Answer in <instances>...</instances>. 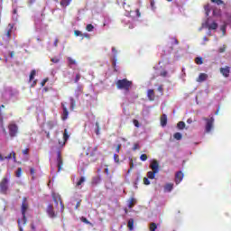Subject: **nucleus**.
Wrapping results in <instances>:
<instances>
[{"instance_id": "nucleus-1", "label": "nucleus", "mask_w": 231, "mask_h": 231, "mask_svg": "<svg viewBox=\"0 0 231 231\" xmlns=\"http://www.w3.org/2000/svg\"><path fill=\"white\" fill-rule=\"evenodd\" d=\"M117 89H125V91H129V88L133 86V81L127 79H119L116 83Z\"/></svg>"}, {"instance_id": "nucleus-2", "label": "nucleus", "mask_w": 231, "mask_h": 231, "mask_svg": "<svg viewBox=\"0 0 231 231\" xmlns=\"http://www.w3.org/2000/svg\"><path fill=\"white\" fill-rule=\"evenodd\" d=\"M28 208H30V204L28 203V199L24 197L22 200L21 212L23 216V225H26V212H28Z\"/></svg>"}, {"instance_id": "nucleus-3", "label": "nucleus", "mask_w": 231, "mask_h": 231, "mask_svg": "<svg viewBox=\"0 0 231 231\" xmlns=\"http://www.w3.org/2000/svg\"><path fill=\"white\" fill-rule=\"evenodd\" d=\"M8 129L11 138H15V136H17V133H19V126H17L14 123H10L8 125Z\"/></svg>"}, {"instance_id": "nucleus-4", "label": "nucleus", "mask_w": 231, "mask_h": 231, "mask_svg": "<svg viewBox=\"0 0 231 231\" xmlns=\"http://www.w3.org/2000/svg\"><path fill=\"white\" fill-rule=\"evenodd\" d=\"M0 193L1 194H8V178L5 177L0 181Z\"/></svg>"}, {"instance_id": "nucleus-5", "label": "nucleus", "mask_w": 231, "mask_h": 231, "mask_svg": "<svg viewBox=\"0 0 231 231\" xmlns=\"http://www.w3.org/2000/svg\"><path fill=\"white\" fill-rule=\"evenodd\" d=\"M204 122H206V133H210L212 131V128L214 127V117L203 118Z\"/></svg>"}, {"instance_id": "nucleus-6", "label": "nucleus", "mask_w": 231, "mask_h": 231, "mask_svg": "<svg viewBox=\"0 0 231 231\" xmlns=\"http://www.w3.org/2000/svg\"><path fill=\"white\" fill-rule=\"evenodd\" d=\"M46 213L48 214L49 217H51V219H55V217H57V213L55 212V208L51 204L47 206Z\"/></svg>"}, {"instance_id": "nucleus-7", "label": "nucleus", "mask_w": 231, "mask_h": 231, "mask_svg": "<svg viewBox=\"0 0 231 231\" xmlns=\"http://www.w3.org/2000/svg\"><path fill=\"white\" fill-rule=\"evenodd\" d=\"M64 165V161L62 160V154L60 153V150L57 152V167L58 172L62 171V166Z\"/></svg>"}, {"instance_id": "nucleus-8", "label": "nucleus", "mask_w": 231, "mask_h": 231, "mask_svg": "<svg viewBox=\"0 0 231 231\" xmlns=\"http://www.w3.org/2000/svg\"><path fill=\"white\" fill-rule=\"evenodd\" d=\"M69 140V133L68 132V129H64L63 133V141L59 140L58 143L60 148L64 147L66 145V143Z\"/></svg>"}, {"instance_id": "nucleus-9", "label": "nucleus", "mask_w": 231, "mask_h": 231, "mask_svg": "<svg viewBox=\"0 0 231 231\" xmlns=\"http://www.w3.org/2000/svg\"><path fill=\"white\" fill-rule=\"evenodd\" d=\"M68 103H61V107L63 109V113L61 115V120H68V116H69V112L68 111Z\"/></svg>"}, {"instance_id": "nucleus-10", "label": "nucleus", "mask_w": 231, "mask_h": 231, "mask_svg": "<svg viewBox=\"0 0 231 231\" xmlns=\"http://www.w3.org/2000/svg\"><path fill=\"white\" fill-rule=\"evenodd\" d=\"M97 151H98V145L94 147L88 146L86 151V156H95Z\"/></svg>"}, {"instance_id": "nucleus-11", "label": "nucleus", "mask_w": 231, "mask_h": 231, "mask_svg": "<svg viewBox=\"0 0 231 231\" xmlns=\"http://www.w3.org/2000/svg\"><path fill=\"white\" fill-rule=\"evenodd\" d=\"M150 169H152V171L154 172H160V162H158L156 160H152L150 164Z\"/></svg>"}, {"instance_id": "nucleus-12", "label": "nucleus", "mask_w": 231, "mask_h": 231, "mask_svg": "<svg viewBox=\"0 0 231 231\" xmlns=\"http://www.w3.org/2000/svg\"><path fill=\"white\" fill-rule=\"evenodd\" d=\"M14 26H15V24L9 23L8 24V29L5 32V37L8 41V42H10V41L12 40V30H14Z\"/></svg>"}, {"instance_id": "nucleus-13", "label": "nucleus", "mask_w": 231, "mask_h": 231, "mask_svg": "<svg viewBox=\"0 0 231 231\" xmlns=\"http://www.w3.org/2000/svg\"><path fill=\"white\" fill-rule=\"evenodd\" d=\"M13 160L14 162H17V157L15 156V152H12L8 156L4 157L1 153H0V162H5V160Z\"/></svg>"}, {"instance_id": "nucleus-14", "label": "nucleus", "mask_w": 231, "mask_h": 231, "mask_svg": "<svg viewBox=\"0 0 231 231\" xmlns=\"http://www.w3.org/2000/svg\"><path fill=\"white\" fill-rule=\"evenodd\" d=\"M220 73L225 77L226 79H228L230 77V67L226 66L224 68H220Z\"/></svg>"}, {"instance_id": "nucleus-15", "label": "nucleus", "mask_w": 231, "mask_h": 231, "mask_svg": "<svg viewBox=\"0 0 231 231\" xmlns=\"http://www.w3.org/2000/svg\"><path fill=\"white\" fill-rule=\"evenodd\" d=\"M183 171H177L175 174V183L176 185H180V183H181V181L183 180Z\"/></svg>"}, {"instance_id": "nucleus-16", "label": "nucleus", "mask_w": 231, "mask_h": 231, "mask_svg": "<svg viewBox=\"0 0 231 231\" xmlns=\"http://www.w3.org/2000/svg\"><path fill=\"white\" fill-rule=\"evenodd\" d=\"M147 97L150 100V102L154 101V98H155L154 89H148V91H147Z\"/></svg>"}, {"instance_id": "nucleus-17", "label": "nucleus", "mask_w": 231, "mask_h": 231, "mask_svg": "<svg viewBox=\"0 0 231 231\" xmlns=\"http://www.w3.org/2000/svg\"><path fill=\"white\" fill-rule=\"evenodd\" d=\"M208 79V75L205 73H200L197 79V82H205Z\"/></svg>"}, {"instance_id": "nucleus-18", "label": "nucleus", "mask_w": 231, "mask_h": 231, "mask_svg": "<svg viewBox=\"0 0 231 231\" xmlns=\"http://www.w3.org/2000/svg\"><path fill=\"white\" fill-rule=\"evenodd\" d=\"M174 189V184L173 183H167L164 186V192H171Z\"/></svg>"}, {"instance_id": "nucleus-19", "label": "nucleus", "mask_w": 231, "mask_h": 231, "mask_svg": "<svg viewBox=\"0 0 231 231\" xmlns=\"http://www.w3.org/2000/svg\"><path fill=\"white\" fill-rule=\"evenodd\" d=\"M127 227L129 228L130 231H134V219L130 218L128 220Z\"/></svg>"}, {"instance_id": "nucleus-20", "label": "nucleus", "mask_w": 231, "mask_h": 231, "mask_svg": "<svg viewBox=\"0 0 231 231\" xmlns=\"http://www.w3.org/2000/svg\"><path fill=\"white\" fill-rule=\"evenodd\" d=\"M161 125L162 127H165V125H167V115L163 114L162 116H161Z\"/></svg>"}, {"instance_id": "nucleus-21", "label": "nucleus", "mask_w": 231, "mask_h": 231, "mask_svg": "<svg viewBox=\"0 0 231 231\" xmlns=\"http://www.w3.org/2000/svg\"><path fill=\"white\" fill-rule=\"evenodd\" d=\"M137 201L136 199L131 198L128 201V208H133L134 205H136Z\"/></svg>"}, {"instance_id": "nucleus-22", "label": "nucleus", "mask_w": 231, "mask_h": 231, "mask_svg": "<svg viewBox=\"0 0 231 231\" xmlns=\"http://www.w3.org/2000/svg\"><path fill=\"white\" fill-rule=\"evenodd\" d=\"M69 104H70L69 110L73 111L75 109V106H77V102L75 101V98L69 97Z\"/></svg>"}, {"instance_id": "nucleus-23", "label": "nucleus", "mask_w": 231, "mask_h": 231, "mask_svg": "<svg viewBox=\"0 0 231 231\" xmlns=\"http://www.w3.org/2000/svg\"><path fill=\"white\" fill-rule=\"evenodd\" d=\"M208 30H217V23L213 22L211 24L206 23Z\"/></svg>"}, {"instance_id": "nucleus-24", "label": "nucleus", "mask_w": 231, "mask_h": 231, "mask_svg": "<svg viewBox=\"0 0 231 231\" xmlns=\"http://www.w3.org/2000/svg\"><path fill=\"white\" fill-rule=\"evenodd\" d=\"M156 174H158L157 171H148L147 172V177L149 178V180H154V178H156Z\"/></svg>"}, {"instance_id": "nucleus-25", "label": "nucleus", "mask_w": 231, "mask_h": 231, "mask_svg": "<svg viewBox=\"0 0 231 231\" xmlns=\"http://www.w3.org/2000/svg\"><path fill=\"white\" fill-rule=\"evenodd\" d=\"M69 3H71V0H61L60 2V6L63 8H66V6H69Z\"/></svg>"}, {"instance_id": "nucleus-26", "label": "nucleus", "mask_w": 231, "mask_h": 231, "mask_svg": "<svg viewBox=\"0 0 231 231\" xmlns=\"http://www.w3.org/2000/svg\"><path fill=\"white\" fill-rule=\"evenodd\" d=\"M55 125H57V124H55V122L53 121L47 122V129H49L50 131H51V129H53Z\"/></svg>"}, {"instance_id": "nucleus-27", "label": "nucleus", "mask_w": 231, "mask_h": 231, "mask_svg": "<svg viewBox=\"0 0 231 231\" xmlns=\"http://www.w3.org/2000/svg\"><path fill=\"white\" fill-rule=\"evenodd\" d=\"M52 199H53V201H60V202L62 201L60 195H59L57 193L52 194Z\"/></svg>"}, {"instance_id": "nucleus-28", "label": "nucleus", "mask_w": 231, "mask_h": 231, "mask_svg": "<svg viewBox=\"0 0 231 231\" xmlns=\"http://www.w3.org/2000/svg\"><path fill=\"white\" fill-rule=\"evenodd\" d=\"M0 129H2V132L6 134V128H5V123L3 121V118H0Z\"/></svg>"}, {"instance_id": "nucleus-29", "label": "nucleus", "mask_w": 231, "mask_h": 231, "mask_svg": "<svg viewBox=\"0 0 231 231\" xmlns=\"http://www.w3.org/2000/svg\"><path fill=\"white\" fill-rule=\"evenodd\" d=\"M173 138H175V140H181V138H183V135H181V133L177 132L173 134Z\"/></svg>"}, {"instance_id": "nucleus-30", "label": "nucleus", "mask_w": 231, "mask_h": 231, "mask_svg": "<svg viewBox=\"0 0 231 231\" xmlns=\"http://www.w3.org/2000/svg\"><path fill=\"white\" fill-rule=\"evenodd\" d=\"M68 61H69V66H75L77 65V61L75 60H73L71 57L67 58Z\"/></svg>"}, {"instance_id": "nucleus-31", "label": "nucleus", "mask_w": 231, "mask_h": 231, "mask_svg": "<svg viewBox=\"0 0 231 231\" xmlns=\"http://www.w3.org/2000/svg\"><path fill=\"white\" fill-rule=\"evenodd\" d=\"M37 74V71L35 69H32L30 74L29 81L32 82V79L35 78V75Z\"/></svg>"}, {"instance_id": "nucleus-32", "label": "nucleus", "mask_w": 231, "mask_h": 231, "mask_svg": "<svg viewBox=\"0 0 231 231\" xmlns=\"http://www.w3.org/2000/svg\"><path fill=\"white\" fill-rule=\"evenodd\" d=\"M177 127L178 129L183 130V128L185 127V122L180 121L177 124Z\"/></svg>"}, {"instance_id": "nucleus-33", "label": "nucleus", "mask_w": 231, "mask_h": 231, "mask_svg": "<svg viewBox=\"0 0 231 231\" xmlns=\"http://www.w3.org/2000/svg\"><path fill=\"white\" fill-rule=\"evenodd\" d=\"M86 30H87V32H93V30H95V26H93V24H91V23H88L86 26Z\"/></svg>"}, {"instance_id": "nucleus-34", "label": "nucleus", "mask_w": 231, "mask_h": 231, "mask_svg": "<svg viewBox=\"0 0 231 231\" xmlns=\"http://www.w3.org/2000/svg\"><path fill=\"white\" fill-rule=\"evenodd\" d=\"M81 221L82 223H85L86 225H90V226H93V224L91 222H89V220H88V218L82 217H81Z\"/></svg>"}, {"instance_id": "nucleus-35", "label": "nucleus", "mask_w": 231, "mask_h": 231, "mask_svg": "<svg viewBox=\"0 0 231 231\" xmlns=\"http://www.w3.org/2000/svg\"><path fill=\"white\" fill-rule=\"evenodd\" d=\"M84 181H86V177H81L79 179V180L77 182V187H80V185H82V183H84Z\"/></svg>"}, {"instance_id": "nucleus-36", "label": "nucleus", "mask_w": 231, "mask_h": 231, "mask_svg": "<svg viewBox=\"0 0 231 231\" xmlns=\"http://www.w3.org/2000/svg\"><path fill=\"white\" fill-rule=\"evenodd\" d=\"M211 3H215V5H217L218 6L221 5H225V2L223 0H211Z\"/></svg>"}, {"instance_id": "nucleus-37", "label": "nucleus", "mask_w": 231, "mask_h": 231, "mask_svg": "<svg viewBox=\"0 0 231 231\" xmlns=\"http://www.w3.org/2000/svg\"><path fill=\"white\" fill-rule=\"evenodd\" d=\"M156 228H158L156 223L150 224V231H156Z\"/></svg>"}, {"instance_id": "nucleus-38", "label": "nucleus", "mask_w": 231, "mask_h": 231, "mask_svg": "<svg viewBox=\"0 0 231 231\" xmlns=\"http://www.w3.org/2000/svg\"><path fill=\"white\" fill-rule=\"evenodd\" d=\"M195 62H196V64H199V65L203 64V58H201V57H197V58L195 59Z\"/></svg>"}, {"instance_id": "nucleus-39", "label": "nucleus", "mask_w": 231, "mask_h": 231, "mask_svg": "<svg viewBox=\"0 0 231 231\" xmlns=\"http://www.w3.org/2000/svg\"><path fill=\"white\" fill-rule=\"evenodd\" d=\"M23 174V168H18L16 171V178H21Z\"/></svg>"}, {"instance_id": "nucleus-40", "label": "nucleus", "mask_w": 231, "mask_h": 231, "mask_svg": "<svg viewBox=\"0 0 231 231\" xmlns=\"http://www.w3.org/2000/svg\"><path fill=\"white\" fill-rule=\"evenodd\" d=\"M96 131H95V133H96V134H100V125L98 124V122H96Z\"/></svg>"}, {"instance_id": "nucleus-41", "label": "nucleus", "mask_w": 231, "mask_h": 231, "mask_svg": "<svg viewBox=\"0 0 231 231\" xmlns=\"http://www.w3.org/2000/svg\"><path fill=\"white\" fill-rule=\"evenodd\" d=\"M114 161L116 163H120V156L116 153L114 154Z\"/></svg>"}, {"instance_id": "nucleus-42", "label": "nucleus", "mask_w": 231, "mask_h": 231, "mask_svg": "<svg viewBox=\"0 0 231 231\" xmlns=\"http://www.w3.org/2000/svg\"><path fill=\"white\" fill-rule=\"evenodd\" d=\"M134 169V162H133V159L130 160V168L128 170V172H131Z\"/></svg>"}, {"instance_id": "nucleus-43", "label": "nucleus", "mask_w": 231, "mask_h": 231, "mask_svg": "<svg viewBox=\"0 0 231 231\" xmlns=\"http://www.w3.org/2000/svg\"><path fill=\"white\" fill-rule=\"evenodd\" d=\"M140 160L141 162H147V154L145 153L141 154Z\"/></svg>"}, {"instance_id": "nucleus-44", "label": "nucleus", "mask_w": 231, "mask_h": 231, "mask_svg": "<svg viewBox=\"0 0 231 231\" xmlns=\"http://www.w3.org/2000/svg\"><path fill=\"white\" fill-rule=\"evenodd\" d=\"M31 176H32V180H35V168L30 169Z\"/></svg>"}, {"instance_id": "nucleus-45", "label": "nucleus", "mask_w": 231, "mask_h": 231, "mask_svg": "<svg viewBox=\"0 0 231 231\" xmlns=\"http://www.w3.org/2000/svg\"><path fill=\"white\" fill-rule=\"evenodd\" d=\"M140 149V144L138 143H135L133 146V151H138Z\"/></svg>"}, {"instance_id": "nucleus-46", "label": "nucleus", "mask_w": 231, "mask_h": 231, "mask_svg": "<svg viewBox=\"0 0 231 231\" xmlns=\"http://www.w3.org/2000/svg\"><path fill=\"white\" fill-rule=\"evenodd\" d=\"M226 51V47L225 45H223V47H220L218 49L219 53H225Z\"/></svg>"}, {"instance_id": "nucleus-47", "label": "nucleus", "mask_w": 231, "mask_h": 231, "mask_svg": "<svg viewBox=\"0 0 231 231\" xmlns=\"http://www.w3.org/2000/svg\"><path fill=\"white\" fill-rule=\"evenodd\" d=\"M157 91H159V93H161V95H163V85H161L158 87Z\"/></svg>"}, {"instance_id": "nucleus-48", "label": "nucleus", "mask_w": 231, "mask_h": 231, "mask_svg": "<svg viewBox=\"0 0 231 231\" xmlns=\"http://www.w3.org/2000/svg\"><path fill=\"white\" fill-rule=\"evenodd\" d=\"M79 80H80V73H78L76 75V78L74 79L75 84H78Z\"/></svg>"}, {"instance_id": "nucleus-49", "label": "nucleus", "mask_w": 231, "mask_h": 231, "mask_svg": "<svg viewBox=\"0 0 231 231\" xmlns=\"http://www.w3.org/2000/svg\"><path fill=\"white\" fill-rule=\"evenodd\" d=\"M17 223H18V226H19V231H24V230L23 229V224L21 223V219H18V220H17Z\"/></svg>"}, {"instance_id": "nucleus-50", "label": "nucleus", "mask_w": 231, "mask_h": 231, "mask_svg": "<svg viewBox=\"0 0 231 231\" xmlns=\"http://www.w3.org/2000/svg\"><path fill=\"white\" fill-rule=\"evenodd\" d=\"M74 35L76 37H80V35H82V32L79 31V30H76L74 31Z\"/></svg>"}, {"instance_id": "nucleus-51", "label": "nucleus", "mask_w": 231, "mask_h": 231, "mask_svg": "<svg viewBox=\"0 0 231 231\" xmlns=\"http://www.w3.org/2000/svg\"><path fill=\"white\" fill-rule=\"evenodd\" d=\"M51 60L54 63V64H58V62H60V60L59 58H51Z\"/></svg>"}, {"instance_id": "nucleus-52", "label": "nucleus", "mask_w": 231, "mask_h": 231, "mask_svg": "<svg viewBox=\"0 0 231 231\" xmlns=\"http://www.w3.org/2000/svg\"><path fill=\"white\" fill-rule=\"evenodd\" d=\"M143 183H144V185H151V181L149 180V179L147 177L143 178Z\"/></svg>"}, {"instance_id": "nucleus-53", "label": "nucleus", "mask_w": 231, "mask_h": 231, "mask_svg": "<svg viewBox=\"0 0 231 231\" xmlns=\"http://www.w3.org/2000/svg\"><path fill=\"white\" fill-rule=\"evenodd\" d=\"M150 5H151V7H152V10H156L154 0H152Z\"/></svg>"}, {"instance_id": "nucleus-54", "label": "nucleus", "mask_w": 231, "mask_h": 231, "mask_svg": "<svg viewBox=\"0 0 231 231\" xmlns=\"http://www.w3.org/2000/svg\"><path fill=\"white\" fill-rule=\"evenodd\" d=\"M134 125L135 126V127H140V122H138V120H136V119H134Z\"/></svg>"}, {"instance_id": "nucleus-55", "label": "nucleus", "mask_w": 231, "mask_h": 231, "mask_svg": "<svg viewBox=\"0 0 231 231\" xmlns=\"http://www.w3.org/2000/svg\"><path fill=\"white\" fill-rule=\"evenodd\" d=\"M112 66L115 69V71H116V59H114Z\"/></svg>"}, {"instance_id": "nucleus-56", "label": "nucleus", "mask_w": 231, "mask_h": 231, "mask_svg": "<svg viewBox=\"0 0 231 231\" xmlns=\"http://www.w3.org/2000/svg\"><path fill=\"white\" fill-rule=\"evenodd\" d=\"M120 149H122V144H117L116 148V152H120Z\"/></svg>"}, {"instance_id": "nucleus-57", "label": "nucleus", "mask_w": 231, "mask_h": 231, "mask_svg": "<svg viewBox=\"0 0 231 231\" xmlns=\"http://www.w3.org/2000/svg\"><path fill=\"white\" fill-rule=\"evenodd\" d=\"M160 76H161V77H167V70H162V71L160 73Z\"/></svg>"}, {"instance_id": "nucleus-58", "label": "nucleus", "mask_w": 231, "mask_h": 231, "mask_svg": "<svg viewBox=\"0 0 231 231\" xmlns=\"http://www.w3.org/2000/svg\"><path fill=\"white\" fill-rule=\"evenodd\" d=\"M135 14H136L137 17H142V13H140V9H136Z\"/></svg>"}, {"instance_id": "nucleus-59", "label": "nucleus", "mask_w": 231, "mask_h": 231, "mask_svg": "<svg viewBox=\"0 0 231 231\" xmlns=\"http://www.w3.org/2000/svg\"><path fill=\"white\" fill-rule=\"evenodd\" d=\"M22 152H23V154H29L30 149L26 148V149L23 150Z\"/></svg>"}, {"instance_id": "nucleus-60", "label": "nucleus", "mask_w": 231, "mask_h": 231, "mask_svg": "<svg viewBox=\"0 0 231 231\" xmlns=\"http://www.w3.org/2000/svg\"><path fill=\"white\" fill-rule=\"evenodd\" d=\"M80 203H82V200H79L77 202L76 207H75L76 210L79 209V208L80 207Z\"/></svg>"}, {"instance_id": "nucleus-61", "label": "nucleus", "mask_w": 231, "mask_h": 231, "mask_svg": "<svg viewBox=\"0 0 231 231\" xmlns=\"http://www.w3.org/2000/svg\"><path fill=\"white\" fill-rule=\"evenodd\" d=\"M60 205L61 207V212H64V203L62 202V200L60 201Z\"/></svg>"}, {"instance_id": "nucleus-62", "label": "nucleus", "mask_w": 231, "mask_h": 231, "mask_svg": "<svg viewBox=\"0 0 231 231\" xmlns=\"http://www.w3.org/2000/svg\"><path fill=\"white\" fill-rule=\"evenodd\" d=\"M54 46H55V48H57V46H59V39H56L54 41Z\"/></svg>"}, {"instance_id": "nucleus-63", "label": "nucleus", "mask_w": 231, "mask_h": 231, "mask_svg": "<svg viewBox=\"0 0 231 231\" xmlns=\"http://www.w3.org/2000/svg\"><path fill=\"white\" fill-rule=\"evenodd\" d=\"M47 82H48V79H43L42 82V86H45Z\"/></svg>"}, {"instance_id": "nucleus-64", "label": "nucleus", "mask_w": 231, "mask_h": 231, "mask_svg": "<svg viewBox=\"0 0 231 231\" xmlns=\"http://www.w3.org/2000/svg\"><path fill=\"white\" fill-rule=\"evenodd\" d=\"M187 124H192V118H189V119L187 120Z\"/></svg>"}]
</instances>
